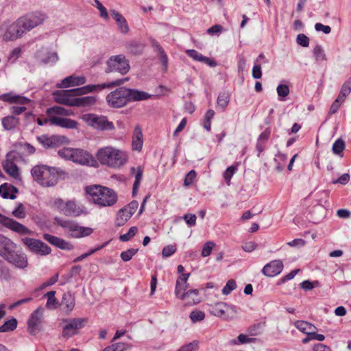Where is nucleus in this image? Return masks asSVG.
<instances>
[{
    "label": "nucleus",
    "mask_w": 351,
    "mask_h": 351,
    "mask_svg": "<svg viewBox=\"0 0 351 351\" xmlns=\"http://www.w3.org/2000/svg\"><path fill=\"white\" fill-rule=\"evenodd\" d=\"M32 176L35 181L43 186H55L60 178L65 175V172L56 167L47 165H36L31 170Z\"/></svg>",
    "instance_id": "1"
},
{
    "label": "nucleus",
    "mask_w": 351,
    "mask_h": 351,
    "mask_svg": "<svg viewBox=\"0 0 351 351\" xmlns=\"http://www.w3.org/2000/svg\"><path fill=\"white\" fill-rule=\"evenodd\" d=\"M96 157L101 165L114 169L124 165L128 158L125 152L112 146L99 149Z\"/></svg>",
    "instance_id": "2"
},
{
    "label": "nucleus",
    "mask_w": 351,
    "mask_h": 351,
    "mask_svg": "<svg viewBox=\"0 0 351 351\" xmlns=\"http://www.w3.org/2000/svg\"><path fill=\"white\" fill-rule=\"evenodd\" d=\"M90 201L99 207L113 206L117 201L116 193L108 187L94 185L86 188Z\"/></svg>",
    "instance_id": "3"
},
{
    "label": "nucleus",
    "mask_w": 351,
    "mask_h": 351,
    "mask_svg": "<svg viewBox=\"0 0 351 351\" xmlns=\"http://www.w3.org/2000/svg\"><path fill=\"white\" fill-rule=\"evenodd\" d=\"M54 224L62 228L68 237L74 239L88 237L93 232L91 228L81 226L75 221L64 219L58 217L54 218Z\"/></svg>",
    "instance_id": "4"
},
{
    "label": "nucleus",
    "mask_w": 351,
    "mask_h": 351,
    "mask_svg": "<svg viewBox=\"0 0 351 351\" xmlns=\"http://www.w3.org/2000/svg\"><path fill=\"white\" fill-rule=\"evenodd\" d=\"M58 155L82 165L94 166L97 163L92 154L82 149L63 148L58 151Z\"/></svg>",
    "instance_id": "5"
},
{
    "label": "nucleus",
    "mask_w": 351,
    "mask_h": 351,
    "mask_svg": "<svg viewBox=\"0 0 351 351\" xmlns=\"http://www.w3.org/2000/svg\"><path fill=\"white\" fill-rule=\"evenodd\" d=\"M81 119L87 125L97 130L104 132L112 131L115 129L114 123L106 116L87 113L83 114Z\"/></svg>",
    "instance_id": "6"
},
{
    "label": "nucleus",
    "mask_w": 351,
    "mask_h": 351,
    "mask_svg": "<svg viewBox=\"0 0 351 351\" xmlns=\"http://www.w3.org/2000/svg\"><path fill=\"white\" fill-rule=\"evenodd\" d=\"M105 72L118 73L121 75H125L130 69L129 60L123 54L110 56L106 62Z\"/></svg>",
    "instance_id": "7"
},
{
    "label": "nucleus",
    "mask_w": 351,
    "mask_h": 351,
    "mask_svg": "<svg viewBox=\"0 0 351 351\" xmlns=\"http://www.w3.org/2000/svg\"><path fill=\"white\" fill-rule=\"evenodd\" d=\"M18 19L12 24L4 23L0 27V36L4 40H14L20 38L25 32Z\"/></svg>",
    "instance_id": "8"
},
{
    "label": "nucleus",
    "mask_w": 351,
    "mask_h": 351,
    "mask_svg": "<svg viewBox=\"0 0 351 351\" xmlns=\"http://www.w3.org/2000/svg\"><path fill=\"white\" fill-rule=\"evenodd\" d=\"M128 88L120 87L108 93L106 96L108 104L112 108H121L128 102Z\"/></svg>",
    "instance_id": "9"
},
{
    "label": "nucleus",
    "mask_w": 351,
    "mask_h": 351,
    "mask_svg": "<svg viewBox=\"0 0 351 351\" xmlns=\"http://www.w3.org/2000/svg\"><path fill=\"white\" fill-rule=\"evenodd\" d=\"M129 80L128 77L116 80L110 82L104 83L101 84H88L83 87L77 88L75 93L77 96L83 95L92 92H99L105 88H110L114 86H118L123 84Z\"/></svg>",
    "instance_id": "10"
},
{
    "label": "nucleus",
    "mask_w": 351,
    "mask_h": 351,
    "mask_svg": "<svg viewBox=\"0 0 351 351\" xmlns=\"http://www.w3.org/2000/svg\"><path fill=\"white\" fill-rule=\"evenodd\" d=\"M55 204L60 212L66 216L78 217L84 213L83 208L73 200L64 202L58 199L55 202Z\"/></svg>",
    "instance_id": "11"
},
{
    "label": "nucleus",
    "mask_w": 351,
    "mask_h": 351,
    "mask_svg": "<svg viewBox=\"0 0 351 351\" xmlns=\"http://www.w3.org/2000/svg\"><path fill=\"white\" fill-rule=\"evenodd\" d=\"M65 325L62 330V336L64 337H71L77 334L78 330L84 328L88 322V319L83 318H73L64 320Z\"/></svg>",
    "instance_id": "12"
},
{
    "label": "nucleus",
    "mask_w": 351,
    "mask_h": 351,
    "mask_svg": "<svg viewBox=\"0 0 351 351\" xmlns=\"http://www.w3.org/2000/svg\"><path fill=\"white\" fill-rule=\"evenodd\" d=\"M22 242L29 251L41 256L49 254L51 252L50 247L38 239L25 237L22 239Z\"/></svg>",
    "instance_id": "13"
},
{
    "label": "nucleus",
    "mask_w": 351,
    "mask_h": 351,
    "mask_svg": "<svg viewBox=\"0 0 351 351\" xmlns=\"http://www.w3.org/2000/svg\"><path fill=\"white\" fill-rule=\"evenodd\" d=\"M5 227L22 235L32 234L33 232L18 221L0 214V229Z\"/></svg>",
    "instance_id": "14"
},
{
    "label": "nucleus",
    "mask_w": 351,
    "mask_h": 351,
    "mask_svg": "<svg viewBox=\"0 0 351 351\" xmlns=\"http://www.w3.org/2000/svg\"><path fill=\"white\" fill-rule=\"evenodd\" d=\"M211 313L216 317L233 319L237 314V310L235 306L220 302L212 306Z\"/></svg>",
    "instance_id": "15"
},
{
    "label": "nucleus",
    "mask_w": 351,
    "mask_h": 351,
    "mask_svg": "<svg viewBox=\"0 0 351 351\" xmlns=\"http://www.w3.org/2000/svg\"><path fill=\"white\" fill-rule=\"evenodd\" d=\"M19 19L20 24L22 25L23 31L25 33L41 25L45 20V16L42 13H35Z\"/></svg>",
    "instance_id": "16"
},
{
    "label": "nucleus",
    "mask_w": 351,
    "mask_h": 351,
    "mask_svg": "<svg viewBox=\"0 0 351 351\" xmlns=\"http://www.w3.org/2000/svg\"><path fill=\"white\" fill-rule=\"evenodd\" d=\"M43 314V309L38 308L30 315L27 321V331L32 335H36L41 329V320Z\"/></svg>",
    "instance_id": "17"
},
{
    "label": "nucleus",
    "mask_w": 351,
    "mask_h": 351,
    "mask_svg": "<svg viewBox=\"0 0 351 351\" xmlns=\"http://www.w3.org/2000/svg\"><path fill=\"white\" fill-rule=\"evenodd\" d=\"M55 101L66 105L69 106H74L75 99L77 95L75 89L58 90L53 93Z\"/></svg>",
    "instance_id": "18"
},
{
    "label": "nucleus",
    "mask_w": 351,
    "mask_h": 351,
    "mask_svg": "<svg viewBox=\"0 0 351 351\" xmlns=\"http://www.w3.org/2000/svg\"><path fill=\"white\" fill-rule=\"evenodd\" d=\"M4 258L16 267L24 269L27 266V258L26 255L16 248L12 250Z\"/></svg>",
    "instance_id": "19"
},
{
    "label": "nucleus",
    "mask_w": 351,
    "mask_h": 351,
    "mask_svg": "<svg viewBox=\"0 0 351 351\" xmlns=\"http://www.w3.org/2000/svg\"><path fill=\"white\" fill-rule=\"evenodd\" d=\"M16 153L15 152H10L6 155V160L3 163V167L5 171L15 179L20 178L19 169L14 162L16 158Z\"/></svg>",
    "instance_id": "20"
},
{
    "label": "nucleus",
    "mask_w": 351,
    "mask_h": 351,
    "mask_svg": "<svg viewBox=\"0 0 351 351\" xmlns=\"http://www.w3.org/2000/svg\"><path fill=\"white\" fill-rule=\"evenodd\" d=\"M283 266L282 261L274 260L265 265L262 269V272L268 277H274L282 271Z\"/></svg>",
    "instance_id": "21"
},
{
    "label": "nucleus",
    "mask_w": 351,
    "mask_h": 351,
    "mask_svg": "<svg viewBox=\"0 0 351 351\" xmlns=\"http://www.w3.org/2000/svg\"><path fill=\"white\" fill-rule=\"evenodd\" d=\"M43 238L51 245L61 250H71L73 249V245L71 243L60 237L49 234H45Z\"/></svg>",
    "instance_id": "22"
},
{
    "label": "nucleus",
    "mask_w": 351,
    "mask_h": 351,
    "mask_svg": "<svg viewBox=\"0 0 351 351\" xmlns=\"http://www.w3.org/2000/svg\"><path fill=\"white\" fill-rule=\"evenodd\" d=\"M38 141L45 148H53L58 147L62 144V137L59 136H47L42 135L37 137Z\"/></svg>",
    "instance_id": "23"
},
{
    "label": "nucleus",
    "mask_w": 351,
    "mask_h": 351,
    "mask_svg": "<svg viewBox=\"0 0 351 351\" xmlns=\"http://www.w3.org/2000/svg\"><path fill=\"white\" fill-rule=\"evenodd\" d=\"M199 291V289H191L183 293L180 296V300L184 301L185 304L189 306L197 304L202 301Z\"/></svg>",
    "instance_id": "24"
},
{
    "label": "nucleus",
    "mask_w": 351,
    "mask_h": 351,
    "mask_svg": "<svg viewBox=\"0 0 351 351\" xmlns=\"http://www.w3.org/2000/svg\"><path fill=\"white\" fill-rule=\"evenodd\" d=\"M78 123L75 120L60 117H51V125H56L63 128L75 129Z\"/></svg>",
    "instance_id": "25"
},
{
    "label": "nucleus",
    "mask_w": 351,
    "mask_h": 351,
    "mask_svg": "<svg viewBox=\"0 0 351 351\" xmlns=\"http://www.w3.org/2000/svg\"><path fill=\"white\" fill-rule=\"evenodd\" d=\"M110 14L112 18L116 21L118 29L123 34L128 33L130 31L125 18L119 12L115 10H111Z\"/></svg>",
    "instance_id": "26"
},
{
    "label": "nucleus",
    "mask_w": 351,
    "mask_h": 351,
    "mask_svg": "<svg viewBox=\"0 0 351 351\" xmlns=\"http://www.w3.org/2000/svg\"><path fill=\"white\" fill-rule=\"evenodd\" d=\"M0 99L8 102L10 104H26L31 101V100L25 97L15 95L12 93H5L0 95Z\"/></svg>",
    "instance_id": "27"
},
{
    "label": "nucleus",
    "mask_w": 351,
    "mask_h": 351,
    "mask_svg": "<svg viewBox=\"0 0 351 351\" xmlns=\"http://www.w3.org/2000/svg\"><path fill=\"white\" fill-rule=\"evenodd\" d=\"M185 53L190 58H191L195 61L204 62L206 64L212 67H215L217 66V62L215 60L210 59L209 58L203 56L202 53H199L195 49H186L185 51Z\"/></svg>",
    "instance_id": "28"
},
{
    "label": "nucleus",
    "mask_w": 351,
    "mask_h": 351,
    "mask_svg": "<svg viewBox=\"0 0 351 351\" xmlns=\"http://www.w3.org/2000/svg\"><path fill=\"white\" fill-rule=\"evenodd\" d=\"M14 248H17L16 245L11 239L0 234V256L4 258Z\"/></svg>",
    "instance_id": "29"
},
{
    "label": "nucleus",
    "mask_w": 351,
    "mask_h": 351,
    "mask_svg": "<svg viewBox=\"0 0 351 351\" xmlns=\"http://www.w3.org/2000/svg\"><path fill=\"white\" fill-rule=\"evenodd\" d=\"M86 82V78L84 76H75L70 75L64 78L60 84V88H67L69 86H75L82 85Z\"/></svg>",
    "instance_id": "30"
},
{
    "label": "nucleus",
    "mask_w": 351,
    "mask_h": 351,
    "mask_svg": "<svg viewBox=\"0 0 351 351\" xmlns=\"http://www.w3.org/2000/svg\"><path fill=\"white\" fill-rule=\"evenodd\" d=\"M128 101H138L147 100L151 97V95L147 92L137 89L128 88Z\"/></svg>",
    "instance_id": "31"
},
{
    "label": "nucleus",
    "mask_w": 351,
    "mask_h": 351,
    "mask_svg": "<svg viewBox=\"0 0 351 351\" xmlns=\"http://www.w3.org/2000/svg\"><path fill=\"white\" fill-rule=\"evenodd\" d=\"M134 214V210H130L128 208L121 209L117 216L116 225L123 226Z\"/></svg>",
    "instance_id": "32"
},
{
    "label": "nucleus",
    "mask_w": 351,
    "mask_h": 351,
    "mask_svg": "<svg viewBox=\"0 0 351 351\" xmlns=\"http://www.w3.org/2000/svg\"><path fill=\"white\" fill-rule=\"evenodd\" d=\"M17 192L18 190L16 187L11 186L6 183L0 186V195L3 198L14 199L16 198L14 193Z\"/></svg>",
    "instance_id": "33"
},
{
    "label": "nucleus",
    "mask_w": 351,
    "mask_h": 351,
    "mask_svg": "<svg viewBox=\"0 0 351 351\" xmlns=\"http://www.w3.org/2000/svg\"><path fill=\"white\" fill-rule=\"evenodd\" d=\"M143 146V134L141 128L137 125L134 128L133 139H132V147L133 149L136 151H141Z\"/></svg>",
    "instance_id": "34"
},
{
    "label": "nucleus",
    "mask_w": 351,
    "mask_h": 351,
    "mask_svg": "<svg viewBox=\"0 0 351 351\" xmlns=\"http://www.w3.org/2000/svg\"><path fill=\"white\" fill-rule=\"evenodd\" d=\"M61 305L67 312H71L75 306V297L70 293H64L62 295Z\"/></svg>",
    "instance_id": "35"
},
{
    "label": "nucleus",
    "mask_w": 351,
    "mask_h": 351,
    "mask_svg": "<svg viewBox=\"0 0 351 351\" xmlns=\"http://www.w3.org/2000/svg\"><path fill=\"white\" fill-rule=\"evenodd\" d=\"M95 102L96 97L93 96L75 97L74 106L86 107L94 105Z\"/></svg>",
    "instance_id": "36"
},
{
    "label": "nucleus",
    "mask_w": 351,
    "mask_h": 351,
    "mask_svg": "<svg viewBox=\"0 0 351 351\" xmlns=\"http://www.w3.org/2000/svg\"><path fill=\"white\" fill-rule=\"evenodd\" d=\"M1 122L6 130H13L19 124V119L12 115L3 117Z\"/></svg>",
    "instance_id": "37"
},
{
    "label": "nucleus",
    "mask_w": 351,
    "mask_h": 351,
    "mask_svg": "<svg viewBox=\"0 0 351 351\" xmlns=\"http://www.w3.org/2000/svg\"><path fill=\"white\" fill-rule=\"evenodd\" d=\"M46 113L48 116H54L53 114L63 115V116H70L73 114V112L71 110L66 109L63 107L60 106H53L49 108H47L46 110Z\"/></svg>",
    "instance_id": "38"
},
{
    "label": "nucleus",
    "mask_w": 351,
    "mask_h": 351,
    "mask_svg": "<svg viewBox=\"0 0 351 351\" xmlns=\"http://www.w3.org/2000/svg\"><path fill=\"white\" fill-rule=\"evenodd\" d=\"M126 49L132 54H140L144 49V45L139 42L131 41L126 44Z\"/></svg>",
    "instance_id": "39"
},
{
    "label": "nucleus",
    "mask_w": 351,
    "mask_h": 351,
    "mask_svg": "<svg viewBox=\"0 0 351 351\" xmlns=\"http://www.w3.org/2000/svg\"><path fill=\"white\" fill-rule=\"evenodd\" d=\"M294 325L298 330L306 334L316 330L314 325L305 321H297Z\"/></svg>",
    "instance_id": "40"
},
{
    "label": "nucleus",
    "mask_w": 351,
    "mask_h": 351,
    "mask_svg": "<svg viewBox=\"0 0 351 351\" xmlns=\"http://www.w3.org/2000/svg\"><path fill=\"white\" fill-rule=\"evenodd\" d=\"M351 92V76L348 78L347 81H346L341 88L340 93L338 95L337 97L339 99H342L343 101H345L347 96Z\"/></svg>",
    "instance_id": "41"
},
{
    "label": "nucleus",
    "mask_w": 351,
    "mask_h": 351,
    "mask_svg": "<svg viewBox=\"0 0 351 351\" xmlns=\"http://www.w3.org/2000/svg\"><path fill=\"white\" fill-rule=\"evenodd\" d=\"M17 320L15 318H12L6 321L2 326H0V332H7L13 331L17 327Z\"/></svg>",
    "instance_id": "42"
},
{
    "label": "nucleus",
    "mask_w": 351,
    "mask_h": 351,
    "mask_svg": "<svg viewBox=\"0 0 351 351\" xmlns=\"http://www.w3.org/2000/svg\"><path fill=\"white\" fill-rule=\"evenodd\" d=\"M230 102V95L227 93H219L217 99V104L222 110H225Z\"/></svg>",
    "instance_id": "43"
},
{
    "label": "nucleus",
    "mask_w": 351,
    "mask_h": 351,
    "mask_svg": "<svg viewBox=\"0 0 351 351\" xmlns=\"http://www.w3.org/2000/svg\"><path fill=\"white\" fill-rule=\"evenodd\" d=\"M93 5L97 8L99 11V16L106 21H108L110 17L106 8L102 5L99 0H94Z\"/></svg>",
    "instance_id": "44"
},
{
    "label": "nucleus",
    "mask_w": 351,
    "mask_h": 351,
    "mask_svg": "<svg viewBox=\"0 0 351 351\" xmlns=\"http://www.w3.org/2000/svg\"><path fill=\"white\" fill-rule=\"evenodd\" d=\"M12 215L17 219H23L26 217V211L22 203L18 204L17 206L12 210Z\"/></svg>",
    "instance_id": "45"
},
{
    "label": "nucleus",
    "mask_w": 351,
    "mask_h": 351,
    "mask_svg": "<svg viewBox=\"0 0 351 351\" xmlns=\"http://www.w3.org/2000/svg\"><path fill=\"white\" fill-rule=\"evenodd\" d=\"M276 91L280 101H284L285 98L288 96L290 93L289 87L286 84H279L277 86Z\"/></svg>",
    "instance_id": "46"
},
{
    "label": "nucleus",
    "mask_w": 351,
    "mask_h": 351,
    "mask_svg": "<svg viewBox=\"0 0 351 351\" xmlns=\"http://www.w3.org/2000/svg\"><path fill=\"white\" fill-rule=\"evenodd\" d=\"M313 53L317 61H326L327 60L324 51L320 45L315 47Z\"/></svg>",
    "instance_id": "47"
},
{
    "label": "nucleus",
    "mask_w": 351,
    "mask_h": 351,
    "mask_svg": "<svg viewBox=\"0 0 351 351\" xmlns=\"http://www.w3.org/2000/svg\"><path fill=\"white\" fill-rule=\"evenodd\" d=\"M10 278L11 274L9 269L5 265L4 262L0 260V279L9 280Z\"/></svg>",
    "instance_id": "48"
},
{
    "label": "nucleus",
    "mask_w": 351,
    "mask_h": 351,
    "mask_svg": "<svg viewBox=\"0 0 351 351\" xmlns=\"http://www.w3.org/2000/svg\"><path fill=\"white\" fill-rule=\"evenodd\" d=\"M143 178V170L141 167L137 168V171L135 175V181L133 184L132 193L135 195L137 192L140 182Z\"/></svg>",
    "instance_id": "49"
},
{
    "label": "nucleus",
    "mask_w": 351,
    "mask_h": 351,
    "mask_svg": "<svg viewBox=\"0 0 351 351\" xmlns=\"http://www.w3.org/2000/svg\"><path fill=\"white\" fill-rule=\"evenodd\" d=\"M345 149V143L341 138L337 139L332 145V152L335 154L339 155Z\"/></svg>",
    "instance_id": "50"
},
{
    "label": "nucleus",
    "mask_w": 351,
    "mask_h": 351,
    "mask_svg": "<svg viewBox=\"0 0 351 351\" xmlns=\"http://www.w3.org/2000/svg\"><path fill=\"white\" fill-rule=\"evenodd\" d=\"M138 250V249L134 248L128 249V250L121 252L120 254V257L125 262L129 261L132 259L133 256H134L137 253Z\"/></svg>",
    "instance_id": "51"
},
{
    "label": "nucleus",
    "mask_w": 351,
    "mask_h": 351,
    "mask_svg": "<svg viewBox=\"0 0 351 351\" xmlns=\"http://www.w3.org/2000/svg\"><path fill=\"white\" fill-rule=\"evenodd\" d=\"M56 292L53 291H49L46 293L47 297V302L46 306L47 308L55 307L58 304V300L55 297Z\"/></svg>",
    "instance_id": "52"
},
{
    "label": "nucleus",
    "mask_w": 351,
    "mask_h": 351,
    "mask_svg": "<svg viewBox=\"0 0 351 351\" xmlns=\"http://www.w3.org/2000/svg\"><path fill=\"white\" fill-rule=\"evenodd\" d=\"M237 288V284L234 280L230 279L229 280L226 285L222 289V293L225 295H227L231 293L233 290Z\"/></svg>",
    "instance_id": "53"
},
{
    "label": "nucleus",
    "mask_w": 351,
    "mask_h": 351,
    "mask_svg": "<svg viewBox=\"0 0 351 351\" xmlns=\"http://www.w3.org/2000/svg\"><path fill=\"white\" fill-rule=\"evenodd\" d=\"M189 317L192 322L195 323L203 320L205 318V313L202 311H193Z\"/></svg>",
    "instance_id": "54"
},
{
    "label": "nucleus",
    "mask_w": 351,
    "mask_h": 351,
    "mask_svg": "<svg viewBox=\"0 0 351 351\" xmlns=\"http://www.w3.org/2000/svg\"><path fill=\"white\" fill-rule=\"evenodd\" d=\"M137 231V228L132 226L129 229L128 233L121 235L119 239L123 242L128 241L136 234Z\"/></svg>",
    "instance_id": "55"
},
{
    "label": "nucleus",
    "mask_w": 351,
    "mask_h": 351,
    "mask_svg": "<svg viewBox=\"0 0 351 351\" xmlns=\"http://www.w3.org/2000/svg\"><path fill=\"white\" fill-rule=\"evenodd\" d=\"M215 245V244L213 241L206 242L202 248V254H201L202 256L203 257L208 256L211 254Z\"/></svg>",
    "instance_id": "56"
},
{
    "label": "nucleus",
    "mask_w": 351,
    "mask_h": 351,
    "mask_svg": "<svg viewBox=\"0 0 351 351\" xmlns=\"http://www.w3.org/2000/svg\"><path fill=\"white\" fill-rule=\"evenodd\" d=\"M237 171V167L234 166H230L223 173V177L227 182L228 185H230V180L232 177V176Z\"/></svg>",
    "instance_id": "57"
},
{
    "label": "nucleus",
    "mask_w": 351,
    "mask_h": 351,
    "mask_svg": "<svg viewBox=\"0 0 351 351\" xmlns=\"http://www.w3.org/2000/svg\"><path fill=\"white\" fill-rule=\"evenodd\" d=\"M176 251V245H169L165 246L162 251V255L164 258H167L173 254Z\"/></svg>",
    "instance_id": "58"
},
{
    "label": "nucleus",
    "mask_w": 351,
    "mask_h": 351,
    "mask_svg": "<svg viewBox=\"0 0 351 351\" xmlns=\"http://www.w3.org/2000/svg\"><path fill=\"white\" fill-rule=\"evenodd\" d=\"M198 348V341H193L189 343L182 346L177 351H195Z\"/></svg>",
    "instance_id": "59"
},
{
    "label": "nucleus",
    "mask_w": 351,
    "mask_h": 351,
    "mask_svg": "<svg viewBox=\"0 0 351 351\" xmlns=\"http://www.w3.org/2000/svg\"><path fill=\"white\" fill-rule=\"evenodd\" d=\"M188 288V284L176 282L175 294L176 296L180 299V296L183 293H185L184 291Z\"/></svg>",
    "instance_id": "60"
},
{
    "label": "nucleus",
    "mask_w": 351,
    "mask_h": 351,
    "mask_svg": "<svg viewBox=\"0 0 351 351\" xmlns=\"http://www.w3.org/2000/svg\"><path fill=\"white\" fill-rule=\"evenodd\" d=\"M296 41L298 45L304 47H307L309 45V38L304 34H298Z\"/></svg>",
    "instance_id": "61"
},
{
    "label": "nucleus",
    "mask_w": 351,
    "mask_h": 351,
    "mask_svg": "<svg viewBox=\"0 0 351 351\" xmlns=\"http://www.w3.org/2000/svg\"><path fill=\"white\" fill-rule=\"evenodd\" d=\"M343 101H343L342 99H339L338 97H337V99L334 101V102L332 104L330 108L329 114H333L336 113Z\"/></svg>",
    "instance_id": "62"
},
{
    "label": "nucleus",
    "mask_w": 351,
    "mask_h": 351,
    "mask_svg": "<svg viewBox=\"0 0 351 351\" xmlns=\"http://www.w3.org/2000/svg\"><path fill=\"white\" fill-rule=\"evenodd\" d=\"M350 177L348 173H344L341 175L338 179L333 180L332 183L335 184H341L342 185H345L350 181Z\"/></svg>",
    "instance_id": "63"
},
{
    "label": "nucleus",
    "mask_w": 351,
    "mask_h": 351,
    "mask_svg": "<svg viewBox=\"0 0 351 351\" xmlns=\"http://www.w3.org/2000/svg\"><path fill=\"white\" fill-rule=\"evenodd\" d=\"M195 176L196 172L194 170L190 171L185 176L184 185L187 186H190L193 183Z\"/></svg>",
    "instance_id": "64"
}]
</instances>
